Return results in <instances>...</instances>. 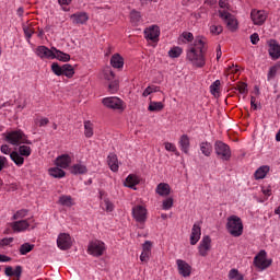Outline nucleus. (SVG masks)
<instances>
[{
  "label": "nucleus",
  "instance_id": "nucleus-1",
  "mask_svg": "<svg viewBox=\"0 0 280 280\" xmlns=\"http://www.w3.org/2000/svg\"><path fill=\"white\" fill-rule=\"evenodd\" d=\"M205 51H207V38L203 36H197L194 44L189 46L186 58L192 65V67L202 69V67L207 65Z\"/></svg>",
  "mask_w": 280,
  "mask_h": 280
},
{
  "label": "nucleus",
  "instance_id": "nucleus-2",
  "mask_svg": "<svg viewBox=\"0 0 280 280\" xmlns=\"http://www.w3.org/2000/svg\"><path fill=\"white\" fill-rule=\"evenodd\" d=\"M3 137L4 141L11 145H21L23 143L32 145V140H30L22 130L7 131L3 133Z\"/></svg>",
  "mask_w": 280,
  "mask_h": 280
},
{
  "label": "nucleus",
  "instance_id": "nucleus-3",
  "mask_svg": "<svg viewBox=\"0 0 280 280\" xmlns=\"http://www.w3.org/2000/svg\"><path fill=\"white\" fill-rule=\"evenodd\" d=\"M226 231L232 237H241L244 233V223L237 215H230L226 222Z\"/></svg>",
  "mask_w": 280,
  "mask_h": 280
},
{
  "label": "nucleus",
  "instance_id": "nucleus-4",
  "mask_svg": "<svg viewBox=\"0 0 280 280\" xmlns=\"http://www.w3.org/2000/svg\"><path fill=\"white\" fill-rule=\"evenodd\" d=\"M253 264L257 270H259L260 272H264V270H268V268H270V266H272V259H269L268 253H266V250L261 249L254 257Z\"/></svg>",
  "mask_w": 280,
  "mask_h": 280
},
{
  "label": "nucleus",
  "instance_id": "nucleus-5",
  "mask_svg": "<svg viewBox=\"0 0 280 280\" xmlns=\"http://www.w3.org/2000/svg\"><path fill=\"white\" fill-rule=\"evenodd\" d=\"M102 104L105 105L106 108H112V110H119L120 113L126 110V103L117 96L104 97Z\"/></svg>",
  "mask_w": 280,
  "mask_h": 280
},
{
  "label": "nucleus",
  "instance_id": "nucleus-6",
  "mask_svg": "<svg viewBox=\"0 0 280 280\" xmlns=\"http://www.w3.org/2000/svg\"><path fill=\"white\" fill-rule=\"evenodd\" d=\"M214 152L221 161H230L231 160V147L229 144L217 141L214 143Z\"/></svg>",
  "mask_w": 280,
  "mask_h": 280
},
{
  "label": "nucleus",
  "instance_id": "nucleus-7",
  "mask_svg": "<svg viewBox=\"0 0 280 280\" xmlns=\"http://www.w3.org/2000/svg\"><path fill=\"white\" fill-rule=\"evenodd\" d=\"M106 250V244L102 241H92L88 246L89 255L92 257H102Z\"/></svg>",
  "mask_w": 280,
  "mask_h": 280
},
{
  "label": "nucleus",
  "instance_id": "nucleus-8",
  "mask_svg": "<svg viewBox=\"0 0 280 280\" xmlns=\"http://www.w3.org/2000/svg\"><path fill=\"white\" fill-rule=\"evenodd\" d=\"M219 16L225 23L230 32H235V30H237V19H235L234 15L231 14L229 11L219 10Z\"/></svg>",
  "mask_w": 280,
  "mask_h": 280
},
{
  "label": "nucleus",
  "instance_id": "nucleus-9",
  "mask_svg": "<svg viewBox=\"0 0 280 280\" xmlns=\"http://www.w3.org/2000/svg\"><path fill=\"white\" fill-rule=\"evenodd\" d=\"M34 219H26L21 221H15L11 224L14 233H23V231H30V229H35Z\"/></svg>",
  "mask_w": 280,
  "mask_h": 280
},
{
  "label": "nucleus",
  "instance_id": "nucleus-10",
  "mask_svg": "<svg viewBox=\"0 0 280 280\" xmlns=\"http://www.w3.org/2000/svg\"><path fill=\"white\" fill-rule=\"evenodd\" d=\"M34 54L37 58H40V60H54V47L37 46L34 49Z\"/></svg>",
  "mask_w": 280,
  "mask_h": 280
},
{
  "label": "nucleus",
  "instance_id": "nucleus-11",
  "mask_svg": "<svg viewBox=\"0 0 280 280\" xmlns=\"http://www.w3.org/2000/svg\"><path fill=\"white\" fill-rule=\"evenodd\" d=\"M132 218L139 224H144L145 220H148V209L143 206H135L132 208Z\"/></svg>",
  "mask_w": 280,
  "mask_h": 280
},
{
  "label": "nucleus",
  "instance_id": "nucleus-12",
  "mask_svg": "<svg viewBox=\"0 0 280 280\" xmlns=\"http://www.w3.org/2000/svg\"><path fill=\"white\" fill-rule=\"evenodd\" d=\"M73 245V240L71 235L67 233H60L57 237V246L60 250H69Z\"/></svg>",
  "mask_w": 280,
  "mask_h": 280
},
{
  "label": "nucleus",
  "instance_id": "nucleus-13",
  "mask_svg": "<svg viewBox=\"0 0 280 280\" xmlns=\"http://www.w3.org/2000/svg\"><path fill=\"white\" fill-rule=\"evenodd\" d=\"M159 36H161V28L159 25H151L144 30V38L152 43H159Z\"/></svg>",
  "mask_w": 280,
  "mask_h": 280
},
{
  "label": "nucleus",
  "instance_id": "nucleus-14",
  "mask_svg": "<svg viewBox=\"0 0 280 280\" xmlns=\"http://www.w3.org/2000/svg\"><path fill=\"white\" fill-rule=\"evenodd\" d=\"M210 252H211V236L205 235L198 245V253L200 257H207V255H209Z\"/></svg>",
  "mask_w": 280,
  "mask_h": 280
},
{
  "label": "nucleus",
  "instance_id": "nucleus-15",
  "mask_svg": "<svg viewBox=\"0 0 280 280\" xmlns=\"http://www.w3.org/2000/svg\"><path fill=\"white\" fill-rule=\"evenodd\" d=\"M250 19L254 25H264L266 19H268V13L265 10L253 9L250 12Z\"/></svg>",
  "mask_w": 280,
  "mask_h": 280
},
{
  "label": "nucleus",
  "instance_id": "nucleus-16",
  "mask_svg": "<svg viewBox=\"0 0 280 280\" xmlns=\"http://www.w3.org/2000/svg\"><path fill=\"white\" fill-rule=\"evenodd\" d=\"M150 257H152V242L151 241H145L142 244V252L140 255V261L142 264H148L150 261Z\"/></svg>",
  "mask_w": 280,
  "mask_h": 280
},
{
  "label": "nucleus",
  "instance_id": "nucleus-17",
  "mask_svg": "<svg viewBox=\"0 0 280 280\" xmlns=\"http://www.w3.org/2000/svg\"><path fill=\"white\" fill-rule=\"evenodd\" d=\"M201 235H202V230L200 228V222H196L192 225L191 233H190V245L196 246V244L200 242Z\"/></svg>",
  "mask_w": 280,
  "mask_h": 280
},
{
  "label": "nucleus",
  "instance_id": "nucleus-18",
  "mask_svg": "<svg viewBox=\"0 0 280 280\" xmlns=\"http://www.w3.org/2000/svg\"><path fill=\"white\" fill-rule=\"evenodd\" d=\"M176 264H177L178 272H179V275H182V277H185V278L190 277L191 266H189L187 264V261H185L183 259H177Z\"/></svg>",
  "mask_w": 280,
  "mask_h": 280
},
{
  "label": "nucleus",
  "instance_id": "nucleus-19",
  "mask_svg": "<svg viewBox=\"0 0 280 280\" xmlns=\"http://www.w3.org/2000/svg\"><path fill=\"white\" fill-rule=\"evenodd\" d=\"M55 165L57 167H60L61 170H67V167H69V165H71V155L61 154V155L57 156V159L55 160Z\"/></svg>",
  "mask_w": 280,
  "mask_h": 280
},
{
  "label": "nucleus",
  "instance_id": "nucleus-20",
  "mask_svg": "<svg viewBox=\"0 0 280 280\" xmlns=\"http://www.w3.org/2000/svg\"><path fill=\"white\" fill-rule=\"evenodd\" d=\"M269 56L272 60H279L280 58V45L275 39L269 40Z\"/></svg>",
  "mask_w": 280,
  "mask_h": 280
},
{
  "label": "nucleus",
  "instance_id": "nucleus-21",
  "mask_svg": "<svg viewBox=\"0 0 280 280\" xmlns=\"http://www.w3.org/2000/svg\"><path fill=\"white\" fill-rule=\"evenodd\" d=\"M139 183H141V178H139V176L135 174H130L127 176L124 185L125 187H128L129 189H133L135 191H137V185H139Z\"/></svg>",
  "mask_w": 280,
  "mask_h": 280
},
{
  "label": "nucleus",
  "instance_id": "nucleus-22",
  "mask_svg": "<svg viewBox=\"0 0 280 280\" xmlns=\"http://www.w3.org/2000/svg\"><path fill=\"white\" fill-rule=\"evenodd\" d=\"M5 277H16V279H21V275H23V267L18 265L15 268L12 266H8L4 269Z\"/></svg>",
  "mask_w": 280,
  "mask_h": 280
},
{
  "label": "nucleus",
  "instance_id": "nucleus-23",
  "mask_svg": "<svg viewBox=\"0 0 280 280\" xmlns=\"http://www.w3.org/2000/svg\"><path fill=\"white\" fill-rule=\"evenodd\" d=\"M52 60H59L60 62H69L71 60V55L58 50V48L52 47Z\"/></svg>",
  "mask_w": 280,
  "mask_h": 280
},
{
  "label": "nucleus",
  "instance_id": "nucleus-24",
  "mask_svg": "<svg viewBox=\"0 0 280 280\" xmlns=\"http://www.w3.org/2000/svg\"><path fill=\"white\" fill-rule=\"evenodd\" d=\"M155 192L158 194V196L167 198V196L172 194V187L167 183H160L155 188Z\"/></svg>",
  "mask_w": 280,
  "mask_h": 280
},
{
  "label": "nucleus",
  "instance_id": "nucleus-25",
  "mask_svg": "<svg viewBox=\"0 0 280 280\" xmlns=\"http://www.w3.org/2000/svg\"><path fill=\"white\" fill-rule=\"evenodd\" d=\"M71 20L77 25H84L89 21V14L86 12H78L71 15Z\"/></svg>",
  "mask_w": 280,
  "mask_h": 280
},
{
  "label": "nucleus",
  "instance_id": "nucleus-26",
  "mask_svg": "<svg viewBox=\"0 0 280 280\" xmlns=\"http://www.w3.org/2000/svg\"><path fill=\"white\" fill-rule=\"evenodd\" d=\"M69 170L74 176L86 174V172H89V168H86V165L82 162L73 164Z\"/></svg>",
  "mask_w": 280,
  "mask_h": 280
},
{
  "label": "nucleus",
  "instance_id": "nucleus-27",
  "mask_svg": "<svg viewBox=\"0 0 280 280\" xmlns=\"http://www.w3.org/2000/svg\"><path fill=\"white\" fill-rule=\"evenodd\" d=\"M179 148L182 150V152H184V154H189V148L191 145L190 140H189V136L187 135H183L179 138Z\"/></svg>",
  "mask_w": 280,
  "mask_h": 280
},
{
  "label": "nucleus",
  "instance_id": "nucleus-28",
  "mask_svg": "<svg viewBox=\"0 0 280 280\" xmlns=\"http://www.w3.org/2000/svg\"><path fill=\"white\" fill-rule=\"evenodd\" d=\"M110 65L114 69H124V57L119 54H114L110 58Z\"/></svg>",
  "mask_w": 280,
  "mask_h": 280
},
{
  "label": "nucleus",
  "instance_id": "nucleus-29",
  "mask_svg": "<svg viewBox=\"0 0 280 280\" xmlns=\"http://www.w3.org/2000/svg\"><path fill=\"white\" fill-rule=\"evenodd\" d=\"M199 148L203 156H211L213 152V145L211 144V142H207V141L200 142Z\"/></svg>",
  "mask_w": 280,
  "mask_h": 280
},
{
  "label": "nucleus",
  "instance_id": "nucleus-30",
  "mask_svg": "<svg viewBox=\"0 0 280 280\" xmlns=\"http://www.w3.org/2000/svg\"><path fill=\"white\" fill-rule=\"evenodd\" d=\"M10 159L18 167H23L25 163V158H23L18 151H12Z\"/></svg>",
  "mask_w": 280,
  "mask_h": 280
},
{
  "label": "nucleus",
  "instance_id": "nucleus-31",
  "mask_svg": "<svg viewBox=\"0 0 280 280\" xmlns=\"http://www.w3.org/2000/svg\"><path fill=\"white\" fill-rule=\"evenodd\" d=\"M48 174L52 178H65L67 176V173L62 168H59V166L50 167Z\"/></svg>",
  "mask_w": 280,
  "mask_h": 280
},
{
  "label": "nucleus",
  "instance_id": "nucleus-32",
  "mask_svg": "<svg viewBox=\"0 0 280 280\" xmlns=\"http://www.w3.org/2000/svg\"><path fill=\"white\" fill-rule=\"evenodd\" d=\"M107 163L112 172H119V161L117 160V155L109 154L107 158Z\"/></svg>",
  "mask_w": 280,
  "mask_h": 280
},
{
  "label": "nucleus",
  "instance_id": "nucleus-33",
  "mask_svg": "<svg viewBox=\"0 0 280 280\" xmlns=\"http://www.w3.org/2000/svg\"><path fill=\"white\" fill-rule=\"evenodd\" d=\"M163 108H165V104H163V102L156 101H151L148 106V110H150V113H161Z\"/></svg>",
  "mask_w": 280,
  "mask_h": 280
},
{
  "label": "nucleus",
  "instance_id": "nucleus-34",
  "mask_svg": "<svg viewBox=\"0 0 280 280\" xmlns=\"http://www.w3.org/2000/svg\"><path fill=\"white\" fill-rule=\"evenodd\" d=\"M58 203L61 205V207H73L75 205V201H73V198L69 195H62L59 197Z\"/></svg>",
  "mask_w": 280,
  "mask_h": 280
},
{
  "label": "nucleus",
  "instance_id": "nucleus-35",
  "mask_svg": "<svg viewBox=\"0 0 280 280\" xmlns=\"http://www.w3.org/2000/svg\"><path fill=\"white\" fill-rule=\"evenodd\" d=\"M268 172H270V166L264 165V166H260L259 168H257L254 176H255L256 180H261V179H264L265 176L268 175Z\"/></svg>",
  "mask_w": 280,
  "mask_h": 280
},
{
  "label": "nucleus",
  "instance_id": "nucleus-36",
  "mask_svg": "<svg viewBox=\"0 0 280 280\" xmlns=\"http://www.w3.org/2000/svg\"><path fill=\"white\" fill-rule=\"evenodd\" d=\"M101 207L104 211H107V213L115 211V203H113L108 198H103Z\"/></svg>",
  "mask_w": 280,
  "mask_h": 280
},
{
  "label": "nucleus",
  "instance_id": "nucleus-37",
  "mask_svg": "<svg viewBox=\"0 0 280 280\" xmlns=\"http://www.w3.org/2000/svg\"><path fill=\"white\" fill-rule=\"evenodd\" d=\"M228 279L230 280H244V275L240 272L237 269H231L228 275Z\"/></svg>",
  "mask_w": 280,
  "mask_h": 280
},
{
  "label": "nucleus",
  "instance_id": "nucleus-38",
  "mask_svg": "<svg viewBox=\"0 0 280 280\" xmlns=\"http://www.w3.org/2000/svg\"><path fill=\"white\" fill-rule=\"evenodd\" d=\"M62 75H66V78H71L72 75H75V70L73 69V66L69 63L63 65Z\"/></svg>",
  "mask_w": 280,
  "mask_h": 280
},
{
  "label": "nucleus",
  "instance_id": "nucleus-39",
  "mask_svg": "<svg viewBox=\"0 0 280 280\" xmlns=\"http://www.w3.org/2000/svg\"><path fill=\"white\" fill-rule=\"evenodd\" d=\"M18 154H21L23 158L31 156L32 155V148L30 145H20L19 150L16 151Z\"/></svg>",
  "mask_w": 280,
  "mask_h": 280
},
{
  "label": "nucleus",
  "instance_id": "nucleus-40",
  "mask_svg": "<svg viewBox=\"0 0 280 280\" xmlns=\"http://www.w3.org/2000/svg\"><path fill=\"white\" fill-rule=\"evenodd\" d=\"M103 79L107 82H113L115 80V72L110 68H105L103 70Z\"/></svg>",
  "mask_w": 280,
  "mask_h": 280
},
{
  "label": "nucleus",
  "instance_id": "nucleus-41",
  "mask_svg": "<svg viewBox=\"0 0 280 280\" xmlns=\"http://www.w3.org/2000/svg\"><path fill=\"white\" fill-rule=\"evenodd\" d=\"M183 55V48L175 46L168 50L170 58H180Z\"/></svg>",
  "mask_w": 280,
  "mask_h": 280
},
{
  "label": "nucleus",
  "instance_id": "nucleus-42",
  "mask_svg": "<svg viewBox=\"0 0 280 280\" xmlns=\"http://www.w3.org/2000/svg\"><path fill=\"white\" fill-rule=\"evenodd\" d=\"M34 250V244L24 243L20 246V255H27Z\"/></svg>",
  "mask_w": 280,
  "mask_h": 280
},
{
  "label": "nucleus",
  "instance_id": "nucleus-43",
  "mask_svg": "<svg viewBox=\"0 0 280 280\" xmlns=\"http://www.w3.org/2000/svg\"><path fill=\"white\" fill-rule=\"evenodd\" d=\"M161 91V88L156 85H149L142 93V97H148L149 95H152V93H159Z\"/></svg>",
  "mask_w": 280,
  "mask_h": 280
},
{
  "label": "nucleus",
  "instance_id": "nucleus-44",
  "mask_svg": "<svg viewBox=\"0 0 280 280\" xmlns=\"http://www.w3.org/2000/svg\"><path fill=\"white\" fill-rule=\"evenodd\" d=\"M84 136L88 139H91V137H93V124L89 120L84 122Z\"/></svg>",
  "mask_w": 280,
  "mask_h": 280
},
{
  "label": "nucleus",
  "instance_id": "nucleus-45",
  "mask_svg": "<svg viewBox=\"0 0 280 280\" xmlns=\"http://www.w3.org/2000/svg\"><path fill=\"white\" fill-rule=\"evenodd\" d=\"M174 207V198L167 197L162 201V209L164 211H170Z\"/></svg>",
  "mask_w": 280,
  "mask_h": 280
},
{
  "label": "nucleus",
  "instance_id": "nucleus-46",
  "mask_svg": "<svg viewBox=\"0 0 280 280\" xmlns=\"http://www.w3.org/2000/svg\"><path fill=\"white\" fill-rule=\"evenodd\" d=\"M108 91L112 94L117 93L119 91V80L114 79L113 81H109Z\"/></svg>",
  "mask_w": 280,
  "mask_h": 280
},
{
  "label": "nucleus",
  "instance_id": "nucleus-47",
  "mask_svg": "<svg viewBox=\"0 0 280 280\" xmlns=\"http://www.w3.org/2000/svg\"><path fill=\"white\" fill-rule=\"evenodd\" d=\"M210 93L214 97H218L220 95V80H215L211 85H210Z\"/></svg>",
  "mask_w": 280,
  "mask_h": 280
},
{
  "label": "nucleus",
  "instance_id": "nucleus-48",
  "mask_svg": "<svg viewBox=\"0 0 280 280\" xmlns=\"http://www.w3.org/2000/svg\"><path fill=\"white\" fill-rule=\"evenodd\" d=\"M23 32H24V34L27 37L28 43H30V38H32V36L34 35V27L32 26V24H24L23 25Z\"/></svg>",
  "mask_w": 280,
  "mask_h": 280
},
{
  "label": "nucleus",
  "instance_id": "nucleus-49",
  "mask_svg": "<svg viewBox=\"0 0 280 280\" xmlns=\"http://www.w3.org/2000/svg\"><path fill=\"white\" fill-rule=\"evenodd\" d=\"M130 19H131V22H133L136 25L138 23H141V12H139L137 10H132L130 12Z\"/></svg>",
  "mask_w": 280,
  "mask_h": 280
},
{
  "label": "nucleus",
  "instance_id": "nucleus-50",
  "mask_svg": "<svg viewBox=\"0 0 280 280\" xmlns=\"http://www.w3.org/2000/svg\"><path fill=\"white\" fill-rule=\"evenodd\" d=\"M277 71H279V66H272L269 68L268 74H267V80L270 82V80H275L277 75Z\"/></svg>",
  "mask_w": 280,
  "mask_h": 280
},
{
  "label": "nucleus",
  "instance_id": "nucleus-51",
  "mask_svg": "<svg viewBox=\"0 0 280 280\" xmlns=\"http://www.w3.org/2000/svg\"><path fill=\"white\" fill-rule=\"evenodd\" d=\"M35 126H39V128H43L49 124V118L47 117H42V118H36L34 120Z\"/></svg>",
  "mask_w": 280,
  "mask_h": 280
},
{
  "label": "nucleus",
  "instance_id": "nucleus-52",
  "mask_svg": "<svg viewBox=\"0 0 280 280\" xmlns=\"http://www.w3.org/2000/svg\"><path fill=\"white\" fill-rule=\"evenodd\" d=\"M222 32H223L222 25H215V24L210 25V33L213 34L214 36L222 34Z\"/></svg>",
  "mask_w": 280,
  "mask_h": 280
},
{
  "label": "nucleus",
  "instance_id": "nucleus-53",
  "mask_svg": "<svg viewBox=\"0 0 280 280\" xmlns=\"http://www.w3.org/2000/svg\"><path fill=\"white\" fill-rule=\"evenodd\" d=\"M51 71L55 75H62V66L60 67L57 62L51 65Z\"/></svg>",
  "mask_w": 280,
  "mask_h": 280
},
{
  "label": "nucleus",
  "instance_id": "nucleus-54",
  "mask_svg": "<svg viewBox=\"0 0 280 280\" xmlns=\"http://www.w3.org/2000/svg\"><path fill=\"white\" fill-rule=\"evenodd\" d=\"M219 8L220 10L229 12V10H231V4H229V0H219Z\"/></svg>",
  "mask_w": 280,
  "mask_h": 280
},
{
  "label": "nucleus",
  "instance_id": "nucleus-55",
  "mask_svg": "<svg viewBox=\"0 0 280 280\" xmlns=\"http://www.w3.org/2000/svg\"><path fill=\"white\" fill-rule=\"evenodd\" d=\"M237 91L238 93H241L242 95H246L248 93V85L246 83H240L237 85Z\"/></svg>",
  "mask_w": 280,
  "mask_h": 280
},
{
  "label": "nucleus",
  "instance_id": "nucleus-56",
  "mask_svg": "<svg viewBox=\"0 0 280 280\" xmlns=\"http://www.w3.org/2000/svg\"><path fill=\"white\" fill-rule=\"evenodd\" d=\"M27 215V210L26 209H22L19 210L14 215H13V220H20L21 218H25Z\"/></svg>",
  "mask_w": 280,
  "mask_h": 280
},
{
  "label": "nucleus",
  "instance_id": "nucleus-57",
  "mask_svg": "<svg viewBox=\"0 0 280 280\" xmlns=\"http://www.w3.org/2000/svg\"><path fill=\"white\" fill-rule=\"evenodd\" d=\"M164 148H165L166 152H176V144H174L172 142H165Z\"/></svg>",
  "mask_w": 280,
  "mask_h": 280
},
{
  "label": "nucleus",
  "instance_id": "nucleus-58",
  "mask_svg": "<svg viewBox=\"0 0 280 280\" xmlns=\"http://www.w3.org/2000/svg\"><path fill=\"white\" fill-rule=\"evenodd\" d=\"M182 38H184L187 43H191V40H194V34L189 32H184L182 34Z\"/></svg>",
  "mask_w": 280,
  "mask_h": 280
},
{
  "label": "nucleus",
  "instance_id": "nucleus-59",
  "mask_svg": "<svg viewBox=\"0 0 280 280\" xmlns=\"http://www.w3.org/2000/svg\"><path fill=\"white\" fill-rule=\"evenodd\" d=\"M12 242H14V238L12 237H5L0 240V246H10V244H12Z\"/></svg>",
  "mask_w": 280,
  "mask_h": 280
},
{
  "label": "nucleus",
  "instance_id": "nucleus-60",
  "mask_svg": "<svg viewBox=\"0 0 280 280\" xmlns=\"http://www.w3.org/2000/svg\"><path fill=\"white\" fill-rule=\"evenodd\" d=\"M0 150H1L2 154H9L10 155L12 153V149L8 144H2L0 147Z\"/></svg>",
  "mask_w": 280,
  "mask_h": 280
},
{
  "label": "nucleus",
  "instance_id": "nucleus-61",
  "mask_svg": "<svg viewBox=\"0 0 280 280\" xmlns=\"http://www.w3.org/2000/svg\"><path fill=\"white\" fill-rule=\"evenodd\" d=\"M261 191H262L264 196H266L267 198H269V196H272V188H270V186L262 187Z\"/></svg>",
  "mask_w": 280,
  "mask_h": 280
},
{
  "label": "nucleus",
  "instance_id": "nucleus-62",
  "mask_svg": "<svg viewBox=\"0 0 280 280\" xmlns=\"http://www.w3.org/2000/svg\"><path fill=\"white\" fill-rule=\"evenodd\" d=\"M250 43H252V45H257V43H259V34H257V33L252 34Z\"/></svg>",
  "mask_w": 280,
  "mask_h": 280
},
{
  "label": "nucleus",
  "instance_id": "nucleus-63",
  "mask_svg": "<svg viewBox=\"0 0 280 280\" xmlns=\"http://www.w3.org/2000/svg\"><path fill=\"white\" fill-rule=\"evenodd\" d=\"M12 261V258L7 256V255H3V254H0V264H8Z\"/></svg>",
  "mask_w": 280,
  "mask_h": 280
},
{
  "label": "nucleus",
  "instance_id": "nucleus-64",
  "mask_svg": "<svg viewBox=\"0 0 280 280\" xmlns=\"http://www.w3.org/2000/svg\"><path fill=\"white\" fill-rule=\"evenodd\" d=\"M257 98L255 96L250 97V106L253 108V110H257Z\"/></svg>",
  "mask_w": 280,
  "mask_h": 280
}]
</instances>
